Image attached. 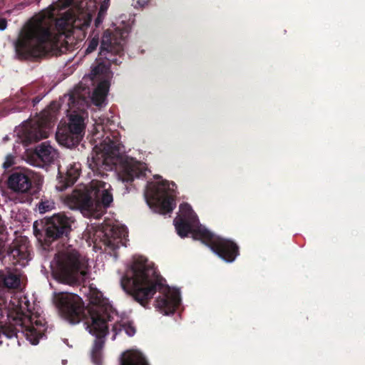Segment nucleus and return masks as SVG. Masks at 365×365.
Segmentation results:
<instances>
[{
    "mask_svg": "<svg viewBox=\"0 0 365 365\" xmlns=\"http://www.w3.org/2000/svg\"><path fill=\"white\" fill-rule=\"evenodd\" d=\"M6 239H1L0 238V256L2 255L3 253V250L4 248V246H5V242H6Z\"/></svg>",
    "mask_w": 365,
    "mask_h": 365,
    "instance_id": "f704fd0d",
    "label": "nucleus"
},
{
    "mask_svg": "<svg viewBox=\"0 0 365 365\" xmlns=\"http://www.w3.org/2000/svg\"><path fill=\"white\" fill-rule=\"evenodd\" d=\"M73 0H71V1H73Z\"/></svg>",
    "mask_w": 365,
    "mask_h": 365,
    "instance_id": "4c0bfd02",
    "label": "nucleus"
},
{
    "mask_svg": "<svg viewBox=\"0 0 365 365\" xmlns=\"http://www.w3.org/2000/svg\"><path fill=\"white\" fill-rule=\"evenodd\" d=\"M148 1L149 0H138L137 3L140 7H143L148 4Z\"/></svg>",
    "mask_w": 365,
    "mask_h": 365,
    "instance_id": "c9c22d12",
    "label": "nucleus"
},
{
    "mask_svg": "<svg viewBox=\"0 0 365 365\" xmlns=\"http://www.w3.org/2000/svg\"><path fill=\"white\" fill-rule=\"evenodd\" d=\"M80 173L81 165L79 163L70 165L64 175L59 172L58 182L56 188L58 190L63 191L67 187L72 186L78 180Z\"/></svg>",
    "mask_w": 365,
    "mask_h": 365,
    "instance_id": "412c9836",
    "label": "nucleus"
},
{
    "mask_svg": "<svg viewBox=\"0 0 365 365\" xmlns=\"http://www.w3.org/2000/svg\"><path fill=\"white\" fill-rule=\"evenodd\" d=\"M54 299L60 314L70 323H79L85 317L83 302L77 294L60 292Z\"/></svg>",
    "mask_w": 365,
    "mask_h": 365,
    "instance_id": "9b49d317",
    "label": "nucleus"
},
{
    "mask_svg": "<svg viewBox=\"0 0 365 365\" xmlns=\"http://www.w3.org/2000/svg\"><path fill=\"white\" fill-rule=\"evenodd\" d=\"M24 272L19 268L8 265L0 270V287L8 290L21 288Z\"/></svg>",
    "mask_w": 365,
    "mask_h": 365,
    "instance_id": "a211bd4d",
    "label": "nucleus"
},
{
    "mask_svg": "<svg viewBox=\"0 0 365 365\" xmlns=\"http://www.w3.org/2000/svg\"><path fill=\"white\" fill-rule=\"evenodd\" d=\"M99 43V38L98 36H94L89 41L88 44V47L86 49V53L88 54L94 51L98 45Z\"/></svg>",
    "mask_w": 365,
    "mask_h": 365,
    "instance_id": "c85d7f7f",
    "label": "nucleus"
},
{
    "mask_svg": "<svg viewBox=\"0 0 365 365\" xmlns=\"http://www.w3.org/2000/svg\"><path fill=\"white\" fill-rule=\"evenodd\" d=\"M38 210L41 213L46 212V211L48 210V205H46V202H41L39 203Z\"/></svg>",
    "mask_w": 365,
    "mask_h": 365,
    "instance_id": "2f4dec72",
    "label": "nucleus"
},
{
    "mask_svg": "<svg viewBox=\"0 0 365 365\" xmlns=\"http://www.w3.org/2000/svg\"><path fill=\"white\" fill-rule=\"evenodd\" d=\"M35 153L37 157L44 163L50 164L57 157L56 151L46 142L42 143L36 148Z\"/></svg>",
    "mask_w": 365,
    "mask_h": 365,
    "instance_id": "4be33fe9",
    "label": "nucleus"
},
{
    "mask_svg": "<svg viewBox=\"0 0 365 365\" xmlns=\"http://www.w3.org/2000/svg\"><path fill=\"white\" fill-rule=\"evenodd\" d=\"M125 235L124 228L116 226H106L101 232L99 237L106 247L112 251H115L120 246H125L123 242Z\"/></svg>",
    "mask_w": 365,
    "mask_h": 365,
    "instance_id": "f3484780",
    "label": "nucleus"
},
{
    "mask_svg": "<svg viewBox=\"0 0 365 365\" xmlns=\"http://www.w3.org/2000/svg\"><path fill=\"white\" fill-rule=\"evenodd\" d=\"M108 8V0H106L101 4L98 13L100 14L105 16Z\"/></svg>",
    "mask_w": 365,
    "mask_h": 365,
    "instance_id": "7c9ffc66",
    "label": "nucleus"
},
{
    "mask_svg": "<svg viewBox=\"0 0 365 365\" xmlns=\"http://www.w3.org/2000/svg\"><path fill=\"white\" fill-rule=\"evenodd\" d=\"M180 209L184 217H190L192 215V210L187 203L180 205ZM175 226L178 235L182 238L187 237L189 233H191L193 237V233L195 230L202 229L201 227H198L193 230L190 222L182 217L178 221H175Z\"/></svg>",
    "mask_w": 365,
    "mask_h": 365,
    "instance_id": "aec40b11",
    "label": "nucleus"
},
{
    "mask_svg": "<svg viewBox=\"0 0 365 365\" xmlns=\"http://www.w3.org/2000/svg\"><path fill=\"white\" fill-rule=\"evenodd\" d=\"M33 173L26 168L14 170L7 179L8 187L16 192L26 193L32 187Z\"/></svg>",
    "mask_w": 365,
    "mask_h": 365,
    "instance_id": "2eb2a0df",
    "label": "nucleus"
},
{
    "mask_svg": "<svg viewBox=\"0 0 365 365\" xmlns=\"http://www.w3.org/2000/svg\"><path fill=\"white\" fill-rule=\"evenodd\" d=\"M168 186L167 181H163L155 188V195L158 197L159 204V212L162 215L171 212L176 205L174 197L167 194Z\"/></svg>",
    "mask_w": 365,
    "mask_h": 365,
    "instance_id": "6ab92c4d",
    "label": "nucleus"
},
{
    "mask_svg": "<svg viewBox=\"0 0 365 365\" xmlns=\"http://www.w3.org/2000/svg\"><path fill=\"white\" fill-rule=\"evenodd\" d=\"M109 86L110 83L107 80H103L98 84L91 96V101L94 105L100 106L103 103L108 94Z\"/></svg>",
    "mask_w": 365,
    "mask_h": 365,
    "instance_id": "5701e85b",
    "label": "nucleus"
},
{
    "mask_svg": "<svg viewBox=\"0 0 365 365\" xmlns=\"http://www.w3.org/2000/svg\"><path fill=\"white\" fill-rule=\"evenodd\" d=\"M91 301L96 306L90 310V319L86 324L89 333L96 337L91 350V359L95 365H103V349L108 334V322L113 320L116 313L110 304L103 303L101 292L93 293Z\"/></svg>",
    "mask_w": 365,
    "mask_h": 365,
    "instance_id": "f03ea898",
    "label": "nucleus"
},
{
    "mask_svg": "<svg viewBox=\"0 0 365 365\" xmlns=\"http://www.w3.org/2000/svg\"><path fill=\"white\" fill-rule=\"evenodd\" d=\"M41 100V98L39 96H36L34 98H33L32 99L33 106H35L37 103H38Z\"/></svg>",
    "mask_w": 365,
    "mask_h": 365,
    "instance_id": "e433bc0d",
    "label": "nucleus"
},
{
    "mask_svg": "<svg viewBox=\"0 0 365 365\" xmlns=\"http://www.w3.org/2000/svg\"><path fill=\"white\" fill-rule=\"evenodd\" d=\"M128 35L125 27H117L113 31L106 30L102 36L98 63L92 68V78L106 76L111 64L120 65L124 54V44Z\"/></svg>",
    "mask_w": 365,
    "mask_h": 365,
    "instance_id": "7ed1b4c3",
    "label": "nucleus"
},
{
    "mask_svg": "<svg viewBox=\"0 0 365 365\" xmlns=\"http://www.w3.org/2000/svg\"><path fill=\"white\" fill-rule=\"evenodd\" d=\"M121 143L118 131L105 133L103 140L101 143L102 150L93 152L88 157V165L96 176L103 178L107 175L106 172L112 170L114 165V156L120 152Z\"/></svg>",
    "mask_w": 365,
    "mask_h": 365,
    "instance_id": "6e6552de",
    "label": "nucleus"
},
{
    "mask_svg": "<svg viewBox=\"0 0 365 365\" xmlns=\"http://www.w3.org/2000/svg\"><path fill=\"white\" fill-rule=\"evenodd\" d=\"M17 156L11 153L5 156L4 160L1 165V168L5 173L13 172L14 170L21 168L17 166Z\"/></svg>",
    "mask_w": 365,
    "mask_h": 365,
    "instance_id": "bb28decb",
    "label": "nucleus"
},
{
    "mask_svg": "<svg viewBox=\"0 0 365 365\" xmlns=\"http://www.w3.org/2000/svg\"><path fill=\"white\" fill-rule=\"evenodd\" d=\"M7 26V21L4 18L0 19V30L4 31Z\"/></svg>",
    "mask_w": 365,
    "mask_h": 365,
    "instance_id": "473e14b6",
    "label": "nucleus"
},
{
    "mask_svg": "<svg viewBox=\"0 0 365 365\" xmlns=\"http://www.w3.org/2000/svg\"><path fill=\"white\" fill-rule=\"evenodd\" d=\"M83 91L84 92V94H81L78 92V88H76L74 92H73V93L71 96L70 100H71V101L73 103H74L76 99L79 100L81 103H87L88 102L87 101L88 97L86 96L85 95L86 94H88V96L90 95L89 88H84L83 89Z\"/></svg>",
    "mask_w": 365,
    "mask_h": 365,
    "instance_id": "cd10ccee",
    "label": "nucleus"
},
{
    "mask_svg": "<svg viewBox=\"0 0 365 365\" xmlns=\"http://www.w3.org/2000/svg\"><path fill=\"white\" fill-rule=\"evenodd\" d=\"M52 45L50 27L38 20L29 26L15 44L16 54L21 59H29L45 55Z\"/></svg>",
    "mask_w": 365,
    "mask_h": 365,
    "instance_id": "39448f33",
    "label": "nucleus"
},
{
    "mask_svg": "<svg viewBox=\"0 0 365 365\" xmlns=\"http://www.w3.org/2000/svg\"><path fill=\"white\" fill-rule=\"evenodd\" d=\"M193 239L200 240L226 262H232L240 255L239 246L232 240L214 235L206 229L195 230Z\"/></svg>",
    "mask_w": 365,
    "mask_h": 365,
    "instance_id": "9d476101",
    "label": "nucleus"
},
{
    "mask_svg": "<svg viewBox=\"0 0 365 365\" xmlns=\"http://www.w3.org/2000/svg\"><path fill=\"white\" fill-rule=\"evenodd\" d=\"M120 365H149V364L141 354L127 351L122 354Z\"/></svg>",
    "mask_w": 365,
    "mask_h": 365,
    "instance_id": "b1692460",
    "label": "nucleus"
},
{
    "mask_svg": "<svg viewBox=\"0 0 365 365\" xmlns=\"http://www.w3.org/2000/svg\"><path fill=\"white\" fill-rule=\"evenodd\" d=\"M133 275L124 276L121 285L133 299L145 307L157 291L163 294L156 299V306L164 314H173L180 304V299L177 292L171 291L169 286L163 283V278L147 261L136 260L132 267Z\"/></svg>",
    "mask_w": 365,
    "mask_h": 365,
    "instance_id": "f257e3e1",
    "label": "nucleus"
},
{
    "mask_svg": "<svg viewBox=\"0 0 365 365\" xmlns=\"http://www.w3.org/2000/svg\"><path fill=\"white\" fill-rule=\"evenodd\" d=\"M103 18H104L103 15L100 14L99 13L98 14V16L95 20L96 26H98V25H100L102 23Z\"/></svg>",
    "mask_w": 365,
    "mask_h": 365,
    "instance_id": "72a5a7b5",
    "label": "nucleus"
},
{
    "mask_svg": "<svg viewBox=\"0 0 365 365\" xmlns=\"http://www.w3.org/2000/svg\"><path fill=\"white\" fill-rule=\"evenodd\" d=\"M105 182L93 180L88 185L76 188L66 198L67 203L72 209L92 212L100 204L108 207L113 202V195L106 187Z\"/></svg>",
    "mask_w": 365,
    "mask_h": 365,
    "instance_id": "0eeeda50",
    "label": "nucleus"
},
{
    "mask_svg": "<svg viewBox=\"0 0 365 365\" xmlns=\"http://www.w3.org/2000/svg\"><path fill=\"white\" fill-rule=\"evenodd\" d=\"M85 129L84 118L78 114H72L67 125L58 128L56 139L59 143L67 148L76 146L83 139Z\"/></svg>",
    "mask_w": 365,
    "mask_h": 365,
    "instance_id": "f8f14e48",
    "label": "nucleus"
},
{
    "mask_svg": "<svg viewBox=\"0 0 365 365\" xmlns=\"http://www.w3.org/2000/svg\"><path fill=\"white\" fill-rule=\"evenodd\" d=\"M145 166L134 158H126L123 160L118 168V175L123 182H132L135 178L145 177Z\"/></svg>",
    "mask_w": 365,
    "mask_h": 365,
    "instance_id": "4468645a",
    "label": "nucleus"
},
{
    "mask_svg": "<svg viewBox=\"0 0 365 365\" xmlns=\"http://www.w3.org/2000/svg\"><path fill=\"white\" fill-rule=\"evenodd\" d=\"M91 21L92 19L90 15H87L83 19L77 18L73 19L71 14H66L56 20V26L59 32L68 36L71 33L74 32L76 29L85 32L90 26Z\"/></svg>",
    "mask_w": 365,
    "mask_h": 365,
    "instance_id": "dca6fc26",
    "label": "nucleus"
},
{
    "mask_svg": "<svg viewBox=\"0 0 365 365\" xmlns=\"http://www.w3.org/2000/svg\"><path fill=\"white\" fill-rule=\"evenodd\" d=\"M31 245L27 237L16 238L6 250L5 257L8 265L22 269L31 260Z\"/></svg>",
    "mask_w": 365,
    "mask_h": 365,
    "instance_id": "ddd939ff",
    "label": "nucleus"
},
{
    "mask_svg": "<svg viewBox=\"0 0 365 365\" xmlns=\"http://www.w3.org/2000/svg\"><path fill=\"white\" fill-rule=\"evenodd\" d=\"M51 268L57 279L70 285H80L90 275L88 259L75 250L56 255Z\"/></svg>",
    "mask_w": 365,
    "mask_h": 365,
    "instance_id": "20e7f679",
    "label": "nucleus"
},
{
    "mask_svg": "<svg viewBox=\"0 0 365 365\" xmlns=\"http://www.w3.org/2000/svg\"><path fill=\"white\" fill-rule=\"evenodd\" d=\"M42 123L31 126L26 133V139L29 143L38 142L48 136V132L42 128Z\"/></svg>",
    "mask_w": 365,
    "mask_h": 365,
    "instance_id": "393cba45",
    "label": "nucleus"
},
{
    "mask_svg": "<svg viewBox=\"0 0 365 365\" xmlns=\"http://www.w3.org/2000/svg\"><path fill=\"white\" fill-rule=\"evenodd\" d=\"M0 238L1 239H7L6 227L4 225L1 216H0Z\"/></svg>",
    "mask_w": 365,
    "mask_h": 365,
    "instance_id": "c756f323",
    "label": "nucleus"
},
{
    "mask_svg": "<svg viewBox=\"0 0 365 365\" xmlns=\"http://www.w3.org/2000/svg\"><path fill=\"white\" fill-rule=\"evenodd\" d=\"M123 330H124L129 336H134L136 332V329L131 322H115L112 328V331L113 332L112 339L114 340L117 334L120 333Z\"/></svg>",
    "mask_w": 365,
    "mask_h": 365,
    "instance_id": "a878e982",
    "label": "nucleus"
},
{
    "mask_svg": "<svg viewBox=\"0 0 365 365\" xmlns=\"http://www.w3.org/2000/svg\"><path fill=\"white\" fill-rule=\"evenodd\" d=\"M4 317L9 322V325L18 327L26 339L31 344L36 345L46 330V322L39 316L31 314L30 312L25 313L21 305L16 309L11 310L7 307V300L5 297L0 295V323L3 322Z\"/></svg>",
    "mask_w": 365,
    "mask_h": 365,
    "instance_id": "423d86ee",
    "label": "nucleus"
},
{
    "mask_svg": "<svg viewBox=\"0 0 365 365\" xmlns=\"http://www.w3.org/2000/svg\"><path fill=\"white\" fill-rule=\"evenodd\" d=\"M71 230L70 219L61 214L54 215L48 219L42 230L38 228L37 221L34 223V234L45 250H48L55 240L67 237Z\"/></svg>",
    "mask_w": 365,
    "mask_h": 365,
    "instance_id": "1a4fd4ad",
    "label": "nucleus"
}]
</instances>
